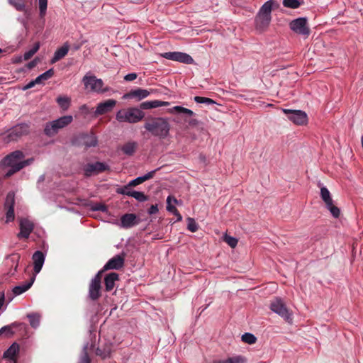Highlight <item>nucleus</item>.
<instances>
[{"label": "nucleus", "instance_id": "nucleus-1", "mask_svg": "<svg viewBox=\"0 0 363 363\" xmlns=\"http://www.w3.org/2000/svg\"><path fill=\"white\" fill-rule=\"evenodd\" d=\"M25 155L21 150H15L5 156L1 162L2 169L8 167L4 177L9 178L15 173L19 172L26 166L30 165L34 159L33 157L24 160Z\"/></svg>", "mask_w": 363, "mask_h": 363}, {"label": "nucleus", "instance_id": "nucleus-2", "mask_svg": "<svg viewBox=\"0 0 363 363\" xmlns=\"http://www.w3.org/2000/svg\"><path fill=\"white\" fill-rule=\"evenodd\" d=\"M143 127L152 136L166 139L169 135L171 125L167 118L149 116L145 119Z\"/></svg>", "mask_w": 363, "mask_h": 363}, {"label": "nucleus", "instance_id": "nucleus-3", "mask_svg": "<svg viewBox=\"0 0 363 363\" xmlns=\"http://www.w3.org/2000/svg\"><path fill=\"white\" fill-rule=\"evenodd\" d=\"M30 133V124L27 123H20L8 129L2 134V140L9 143L11 142L18 141L23 136L28 135Z\"/></svg>", "mask_w": 363, "mask_h": 363}, {"label": "nucleus", "instance_id": "nucleus-4", "mask_svg": "<svg viewBox=\"0 0 363 363\" xmlns=\"http://www.w3.org/2000/svg\"><path fill=\"white\" fill-rule=\"evenodd\" d=\"M145 117V113L137 107L119 110L116 114V119L120 123H136Z\"/></svg>", "mask_w": 363, "mask_h": 363}, {"label": "nucleus", "instance_id": "nucleus-5", "mask_svg": "<svg viewBox=\"0 0 363 363\" xmlns=\"http://www.w3.org/2000/svg\"><path fill=\"white\" fill-rule=\"evenodd\" d=\"M72 144L77 147H84L88 149L91 147H96L98 144L97 138L94 133H81L73 137Z\"/></svg>", "mask_w": 363, "mask_h": 363}, {"label": "nucleus", "instance_id": "nucleus-6", "mask_svg": "<svg viewBox=\"0 0 363 363\" xmlns=\"http://www.w3.org/2000/svg\"><path fill=\"white\" fill-rule=\"evenodd\" d=\"M272 18V14L261 6L255 17V29L259 33L265 32L270 25Z\"/></svg>", "mask_w": 363, "mask_h": 363}, {"label": "nucleus", "instance_id": "nucleus-7", "mask_svg": "<svg viewBox=\"0 0 363 363\" xmlns=\"http://www.w3.org/2000/svg\"><path fill=\"white\" fill-rule=\"evenodd\" d=\"M269 308L273 312L283 318L286 321L291 322L292 320V313H290L285 303L281 298L276 297L272 300L270 303Z\"/></svg>", "mask_w": 363, "mask_h": 363}, {"label": "nucleus", "instance_id": "nucleus-8", "mask_svg": "<svg viewBox=\"0 0 363 363\" xmlns=\"http://www.w3.org/2000/svg\"><path fill=\"white\" fill-rule=\"evenodd\" d=\"M289 28L293 32L303 36L305 38H308L311 33L306 17H299L291 21L289 23Z\"/></svg>", "mask_w": 363, "mask_h": 363}, {"label": "nucleus", "instance_id": "nucleus-9", "mask_svg": "<svg viewBox=\"0 0 363 363\" xmlns=\"http://www.w3.org/2000/svg\"><path fill=\"white\" fill-rule=\"evenodd\" d=\"M320 196L324 201L326 208L330 212L335 218H338L340 216V209L333 204V200L330 192L325 186H320Z\"/></svg>", "mask_w": 363, "mask_h": 363}, {"label": "nucleus", "instance_id": "nucleus-10", "mask_svg": "<svg viewBox=\"0 0 363 363\" xmlns=\"http://www.w3.org/2000/svg\"><path fill=\"white\" fill-rule=\"evenodd\" d=\"M91 81L94 82V86H91V90L92 91L98 94H104L111 89L109 86L104 87V84L103 80L101 79H97L94 75L89 76L88 74H86L82 79V82L86 88L89 87V83Z\"/></svg>", "mask_w": 363, "mask_h": 363}, {"label": "nucleus", "instance_id": "nucleus-11", "mask_svg": "<svg viewBox=\"0 0 363 363\" xmlns=\"http://www.w3.org/2000/svg\"><path fill=\"white\" fill-rule=\"evenodd\" d=\"M83 170L84 176L89 177L92 175H98L106 171H110V167L106 162L97 161L94 163L86 164L84 165Z\"/></svg>", "mask_w": 363, "mask_h": 363}, {"label": "nucleus", "instance_id": "nucleus-12", "mask_svg": "<svg viewBox=\"0 0 363 363\" xmlns=\"http://www.w3.org/2000/svg\"><path fill=\"white\" fill-rule=\"evenodd\" d=\"M282 111L287 116L289 120L296 125H303L308 122V116L303 111L282 108Z\"/></svg>", "mask_w": 363, "mask_h": 363}, {"label": "nucleus", "instance_id": "nucleus-13", "mask_svg": "<svg viewBox=\"0 0 363 363\" xmlns=\"http://www.w3.org/2000/svg\"><path fill=\"white\" fill-rule=\"evenodd\" d=\"M15 193L9 191L5 199L4 209L6 210V223H9L15 219L14 214Z\"/></svg>", "mask_w": 363, "mask_h": 363}, {"label": "nucleus", "instance_id": "nucleus-14", "mask_svg": "<svg viewBox=\"0 0 363 363\" xmlns=\"http://www.w3.org/2000/svg\"><path fill=\"white\" fill-rule=\"evenodd\" d=\"M161 56L165 59L176 61L187 65L192 64L194 60L189 54L182 52H167L161 54Z\"/></svg>", "mask_w": 363, "mask_h": 363}, {"label": "nucleus", "instance_id": "nucleus-15", "mask_svg": "<svg viewBox=\"0 0 363 363\" xmlns=\"http://www.w3.org/2000/svg\"><path fill=\"white\" fill-rule=\"evenodd\" d=\"M35 225L33 222L26 218H21L19 219V229L20 231L17 234L18 239L26 238L28 239L30 234L33 232Z\"/></svg>", "mask_w": 363, "mask_h": 363}, {"label": "nucleus", "instance_id": "nucleus-16", "mask_svg": "<svg viewBox=\"0 0 363 363\" xmlns=\"http://www.w3.org/2000/svg\"><path fill=\"white\" fill-rule=\"evenodd\" d=\"M126 253L123 251L110 259L104 266V270H118L123 267Z\"/></svg>", "mask_w": 363, "mask_h": 363}, {"label": "nucleus", "instance_id": "nucleus-17", "mask_svg": "<svg viewBox=\"0 0 363 363\" xmlns=\"http://www.w3.org/2000/svg\"><path fill=\"white\" fill-rule=\"evenodd\" d=\"M142 220L135 213H125L121 217L119 225L125 229H128L138 225Z\"/></svg>", "mask_w": 363, "mask_h": 363}, {"label": "nucleus", "instance_id": "nucleus-18", "mask_svg": "<svg viewBox=\"0 0 363 363\" xmlns=\"http://www.w3.org/2000/svg\"><path fill=\"white\" fill-rule=\"evenodd\" d=\"M114 345L111 342H104L99 343L96 350V355L99 356L101 360H105L111 357V354L113 351Z\"/></svg>", "mask_w": 363, "mask_h": 363}, {"label": "nucleus", "instance_id": "nucleus-19", "mask_svg": "<svg viewBox=\"0 0 363 363\" xmlns=\"http://www.w3.org/2000/svg\"><path fill=\"white\" fill-rule=\"evenodd\" d=\"M116 103L117 101L115 99H108L98 104L94 112L95 116L104 115L111 111Z\"/></svg>", "mask_w": 363, "mask_h": 363}, {"label": "nucleus", "instance_id": "nucleus-20", "mask_svg": "<svg viewBox=\"0 0 363 363\" xmlns=\"http://www.w3.org/2000/svg\"><path fill=\"white\" fill-rule=\"evenodd\" d=\"M151 91L147 89H143L140 88H138L135 89H131L128 93L125 94L123 96V99H136L137 101H140L146 97H147L150 94Z\"/></svg>", "mask_w": 363, "mask_h": 363}, {"label": "nucleus", "instance_id": "nucleus-21", "mask_svg": "<svg viewBox=\"0 0 363 363\" xmlns=\"http://www.w3.org/2000/svg\"><path fill=\"white\" fill-rule=\"evenodd\" d=\"M101 296V284L97 281H90L89 284L88 298L95 301Z\"/></svg>", "mask_w": 363, "mask_h": 363}, {"label": "nucleus", "instance_id": "nucleus-22", "mask_svg": "<svg viewBox=\"0 0 363 363\" xmlns=\"http://www.w3.org/2000/svg\"><path fill=\"white\" fill-rule=\"evenodd\" d=\"M32 259L33 261V272L34 275L38 274L44 264L45 260V255L40 250L35 251L33 256Z\"/></svg>", "mask_w": 363, "mask_h": 363}, {"label": "nucleus", "instance_id": "nucleus-23", "mask_svg": "<svg viewBox=\"0 0 363 363\" xmlns=\"http://www.w3.org/2000/svg\"><path fill=\"white\" fill-rule=\"evenodd\" d=\"M18 352L19 345L15 342L4 352L3 357L8 359L13 362V363H17V355Z\"/></svg>", "mask_w": 363, "mask_h": 363}, {"label": "nucleus", "instance_id": "nucleus-24", "mask_svg": "<svg viewBox=\"0 0 363 363\" xmlns=\"http://www.w3.org/2000/svg\"><path fill=\"white\" fill-rule=\"evenodd\" d=\"M70 45L68 42H65L62 47L57 49L54 52L53 57L50 60V63L54 64L60 60L65 57L69 50Z\"/></svg>", "mask_w": 363, "mask_h": 363}, {"label": "nucleus", "instance_id": "nucleus-25", "mask_svg": "<svg viewBox=\"0 0 363 363\" xmlns=\"http://www.w3.org/2000/svg\"><path fill=\"white\" fill-rule=\"evenodd\" d=\"M119 279V274L116 272H111L104 277L105 290L111 291L115 286V281Z\"/></svg>", "mask_w": 363, "mask_h": 363}, {"label": "nucleus", "instance_id": "nucleus-26", "mask_svg": "<svg viewBox=\"0 0 363 363\" xmlns=\"http://www.w3.org/2000/svg\"><path fill=\"white\" fill-rule=\"evenodd\" d=\"M35 279V276L33 275L30 277L29 281H26L23 284L16 286L13 288L12 291L15 296H18L28 291L33 285Z\"/></svg>", "mask_w": 363, "mask_h": 363}, {"label": "nucleus", "instance_id": "nucleus-27", "mask_svg": "<svg viewBox=\"0 0 363 363\" xmlns=\"http://www.w3.org/2000/svg\"><path fill=\"white\" fill-rule=\"evenodd\" d=\"M169 105V102L167 101H162L159 100L147 101H144L140 104V109L143 111L146 109L155 108L160 106H167Z\"/></svg>", "mask_w": 363, "mask_h": 363}, {"label": "nucleus", "instance_id": "nucleus-28", "mask_svg": "<svg viewBox=\"0 0 363 363\" xmlns=\"http://www.w3.org/2000/svg\"><path fill=\"white\" fill-rule=\"evenodd\" d=\"M21 259V255L19 253L14 252L11 255L6 256V259L9 260L11 263V267H13V269H11L8 273L10 277H12L17 272L18 267V263Z\"/></svg>", "mask_w": 363, "mask_h": 363}, {"label": "nucleus", "instance_id": "nucleus-29", "mask_svg": "<svg viewBox=\"0 0 363 363\" xmlns=\"http://www.w3.org/2000/svg\"><path fill=\"white\" fill-rule=\"evenodd\" d=\"M138 143L135 141H129L125 143L121 147V150L127 156H132L135 154L138 148Z\"/></svg>", "mask_w": 363, "mask_h": 363}, {"label": "nucleus", "instance_id": "nucleus-30", "mask_svg": "<svg viewBox=\"0 0 363 363\" xmlns=\"http://www.w3.org/2000/svg\"><path fill=\"white\" fill-rule=\"evenodd\" d=\"M56 102L60 108L65 111L69 109L71 105V99L67 96H59L56 99Z\"/></svg>", "mask_w": 363, "mask_h": 363}, {"label": "nucleus", "instance_id": "nucleus-31", "mask_svg": "<svg viewBox=\"0 0 363 363\" xmlns=\"http://www.w3.org/2000/svg\"><path fill=\"white\" fill-rule=\"evenodd\" d=\"M72 121H73L72 116L69 115V116H62L56 120H54L53 123H55V125L60 130V129L67 126L69 123H71L72 122Z\"/></svg>", "mask_w": 363, "mask_h": 363}, {"label": "nucleus", "instance_id": "nucleus-32", "mask_svg": "<svg viewBox=\"0 0 363 363\" xmlns=\"http://www.w3.org/2000/svg\"><path fill=\"white\" fill-rule=\"evenodd\" d=\"M247 359L242 356L237 355L231 357H228L225 360H214L213 363H245Z\"/></svg>", "mask_w": 363, "mask_h": 363}, {"label": "nucleus", "instance_id": "nucleus-33", "mask_svg": "<svg viewBox=\"0 0 363 363\" xmlns=\"http://www.w3.org/2000/svg\"><path fill=\"white\" fill-rule=\"evenodd\" d=\"M59 129L55 125V123H53V121L49 123H47L45 128H44V133L47 136L51 137L55 135L57 133Z\"/></svg>", "mask_w": 363, "mask_h": 363}, {"label": "nucleus", "instance_id": "nucleus-34", "mask_svg": "<svg viewBox=\"0 0 363 363\" xmlns=\"http://www.w3.org/2000/svg\"><path fill=\"white\" fill-rule=\"evenodd\" d=\"M55 74V71L53 68H50L46 72L42 73L41 74L38 75L35 79V81L37 84H40L43 81H46L51 77H53Z\"/></svg>", "mask_w": 363, "mask_h": 363}, {"label": "nucleus", "instance_id": "nucleus-35", "mask_svg": "<svg viewBox=\"0 0 363 363\" xmlns=\"http://www.w3.org/2000/svg\"><path fill=\"white\" fill-rule=\"evenodd\" d=\"M262 7L272 14V10L278 9L280 4L277 0H268L262 5Z\"/></svg>", "mask_w": 363, "mask_h": 363}, {"label": "nucleus", "instance_id": "nucleus-36", "mask_svg": "<svg viewBox=\"0 0 363 363\" xmlns=\"http://www.w3.org/2000/svg\"><path fill=\"white\" fill-rule=\"evenodd\" d=\"M27 318L29 320L30 325L32 328H36L40 325V315L38 313H28Z\"/></svg>", "mask_w": 363, "mask_h": 363}, {"label": "nucleus", "instance_id": "nucleus-37", "mask_svg": "<svg viewBox=\"0 0 363 363\" xmlns=\"http://www.w3.org/2000/svg\"><path fill=\"white\" fill-rule=\"evenodd\" d=\"M21 325H22L21 323L14 322L10 325H7L2 327L1 329L2 330L3 334L5 333L6 336L11 337L14 334L13 328L20 326Z\"/></svg>", "mask_w": 363, "mask_h": 363}, {"label": "nucleus", "instance_id": "nucleus-38", "mask_svg": "<svg viewBox=\"0 0 363 363\" xmlns=\"http://www.w3.org/2000/svg\"><path fill=\"white\" fill-rule=\"evenodd\" d=\"M283 6L289 9H298L303 4V0H283Z\"/></svg>", "mask_w": 363, "mask_h": 363}, {"label": "nucleus", "instance_id": "nucleus-39", "mask_svg": "<svg viewBox=\"0 0 363 363\" xmlns=\"http://www.w3.org/2000/svg\"><path fill=\"white\" fill-rule=\"evenodd\" d=\"M170 112L171 113H179V114H186L189 116H192L194 115V113L189 109V108H184L183 106H174L171 110H170Z\"/></svg>", "mask_w": 363, "mask_h": 363}, {"label": "nucleus", "instance_id": "nucleus-40", "mask_svg": "<svg viewBox=\"0 0 363 363\" xmlns=\"http://www.w3.org/2000/svg\"><path fill=\"white\" fill-rule=\"evenodd\" d=\"M129 196L134 198L139 202H145L149 199V196L142 191H133L129 193Z\"/></svg>", "mask_w": 363, "mask_h": 363}, {"label": "nucleus", "instance_id": "nucleus-41", "mask_svg": "<svg viewBox=\"0 0 363 363\" xmlns=\"http://www.w3.org/2000/svg\"><path fill=\"white\" fill-rule=\"evenodd\" d=\"M89 343L87 342L82 348L79 363H91V359L88 354V348Z\"/></svg>", "mask_w": 363, "mask_h": 363}, {"label": "nucleus", "instance_id": "nucleus-42", "mask_svg": "<svg viewBox=\"0 0 363 363\" xmlns=\"http://www.w3.org/2000/svg\"><path fill=\"white\" fill-rule=\"evenodd\" d=\"M89 208L92 211H101L103 213L108 212V207L106 205L102 203H91L89 205Z\"/></svg>", "mask_w": 363, "mask_h": 363}, {"label": "nucleus", "instance_id": "nucleus-43", "mask_svg": "<svg viewBox=\"0 0 363 363\" xmlns=\"http://www.w3.org/2000/svg\"><path fill=\"white\" fill-rule=\"evenodd\" d=\"M40 46V44L39 42L35 43L30 50L25 52L23 54V60H28L30 59L38 51Z\"/></svg>", "mask_w": 363, "mask_h": 363}, {"label": "nucleus", "instance_id": "nucleus-44", "mask_svg": "<svg viewBox=\"0 0 363 363\" xmlns=\"http://www.w3.org/2000/svg\"><path fill=\"white\" fill-rule=\"evenodd\" d=\"M8 1L18 11H24L26 10V4L24 0H8Z\"/></svg>", "mask_w": 363, "mask_h": 363}, {"label": "nucleus", "instance_id": "nucleus-45", "mask_svg": "<svg viewBox=\"0 0 363 363\" xmlns=\"http://www.w3.org/2000/svg\"><path fill=\"white\" fill-rule=\"evenodd\" d=\"M241 340H242V342H244L245 343H247V344H250V345H252V344H255L257 342V338L252 333H245L242 335Z\"/></svg>", "mask_w": 363, "mask_h": 363}, {"label": "nucleus", "instance_id": "nucleus-46", "mask_svg": "<svg viewBox=\"0 0 363 363\" xmlns=\"http://www.w3.org/2000/svg\"><path fill=\"white\" fill-rule=\"evenodd\" d=\"M172 200L176 204L179 203V201L176 198L172 197L171 196H169L167 199V211L173 213L174 211L177 212V208L174 206L172 205Z\"/></svg>", "mask_w": 363, "mask_h": 363}, {"label": "nucleus", "instance_id": "nucleus-47", "mask_svg": "<svg viewBox=\"0 0 363 363\" xmlns=\"http://www.w3.org/2000/svg\"><path fill=\"white\" fill-rule=\"evenodd\" d=\"M186 222H187V229L190 232L195 233L198 230L199 225L197 224V223L196 222L194 218L189 217L186 218Z\"/></svg>", "mask_w": 363, "mask_h": 363}, {"label": "nucleus", "instance_id": "nucleus-48", "mask_svg": "<svg viewBox=\"0 0 363 363\" xmlns=\"http://www.w3.org/2000/svg\"><path fill=\"white\" fill-rule=\"evenodd\" d=\"M194 100L198 104H206L207 105L217 104L214 100L207 97L196 96L194 98Z\"/></svg>", "mask_w": 363, "mask_h": 363}, {"label": "nucleus", "instance_id": "nucleus-49", "mask_svg": "<svg viewBox=\"0 0 363 363\" xmlns=\"http://www.w3.org/2000/svg\"><path fill=\"white\" fill-rule=\"evenodd\" d=\"M39 4V15L41 18L44 17L46 14L48 7V0H38Z\"/></svg>", "mask_w": 363, "mask_h": 363}, {"label": "nucleus", "instance_id": "nucleus-50", "mask_svg": "<svg viewBox=\"0 0 363 363\" xmlns=\"http://www.w3.org/2000/svg\"><path fill=\"white\" fill-rule=\"evenodd\" d=\"M130 187H132V186H129V182H128L126 185H125L122 187L117 188L116 190V192L118 194L126 195V196H129V193L132 192L133 191V190L130 189Z\"/></svg>", "mask_w": 363, "mask_h": 363}, {"label": "nucleus", "instance_id": "nucleus-51", "mask_svg": "<svg viewBox=\"0 0 363 363\" xmlns=\"http://www.w3.org/2000/svg\"><path fill=\"white\" fill-rule=\"evenodd\" d=\"M224 241L226 243H228V245L230 247H231L232 248H234L238 245V240L235 237H232L228 235H224Z\"/></svg>", "mask_w": 363, "mask_h": 363}, {"label": "nucleus", "instance_id": "nucleus-52", "mask_svg": "<svg viewBox=\"0 0 363 363\" xmlns=\"http://www.w3.org/2000/svg\"><path fill=\"white\" fill-rule=\"evenodd\" d=\"M160 169V167H158L154 170H152L149 172H147V174L143 175V181H147V180H149L152 178H153V177L155 176V173Z\"/></svg>", "mask_w": 363, "mask_h": 363}, {"label": "nucleus", "instance_id": "nucleus-53", "mask_svg": "<svg viewBox=\"0 0 363 363\" xmlns=\"http://www.w3.org/2000/svg\"><path fill=\"white\" fill-rule=\"evenodd\" d=\"M145 182L142 176L136 177L129 182V186H136L142 183Z\"/></svg>", "mask_w": 363, "mask_h": 363}, {"label": "nucleus", "instance_id": "nucleus-54", "mask_svg": "<svg viewBox=\"0 0 363 363\" xmlns=\"http://www.w3.org/2000/svg\"><path fill=\"white\" fill-rule=\"evenodd\" d=\"M106 270H104V267L99 270L96 274L95 276L91 279V281H97L99 283H101V277H102V274L104 272H106Z\"/></svg>", "mask_w": 363, "mask_h": 363}, {"label": "nucleus", "instance_id": "nucleus-55", "mask_svg": "<svg viewBox=\"0 0 363 363\" xmlns=\"http://www.w3.org/2000/svg\"><path fill=\"white\" fill-rule=\"evenodd\" d=\"M40 60L38 57H35L33 60L30 61L26 64V67L28 69H31L35 67L37 64L39 62Z\"/></svg>", "mask_w": 363, "mask_h": 363}, {"label": "nucleus", "instance_id": "nucleus-56", "mask_svg": "<svg viewBox=\"0 0 363 363\" xmlns=\"http://www.w3.org/2000/svg\"><path fill=\"white\" fill-rule=\"evenodd\" d=\"M158 211H159V209H158V205L157 204L151 205L150 207L147 209V213L149 215L155 214Z\"/></svg>", "mask_w": 363, "mask_h": 363}, {"label": "nucleus", "instance_id": "nucleus-57", "mask_svg": "<svg viewBox=\"0 0 363 363\" xmlns=\"http://www.w3.org/2000/svg\"><path fill=\"white\" fill-rule=\"evenodd\" d=\"M138 77V74L135 72L128 73L124 77V79L127 82L135 80Z\"/></svg>", "mask_w": 363, "mask_h": 363}, {"label": "nucleus", "instance_id": "nucleus-58", "mask_svg": "<svg viewBox=\"0 0 363 363\" xmlns=\"http://www.w3.org/2000/svg\"><path fill=\"white\" fill-rule=\"evenodd\" d=\"M86 43V40H82L81 42H77V43H75L72 45V49L74 50V51H77L79 50L82 46Z\"/></svg>", "mask_w": 363, "mask_h": 363}, {"label": "nucleus", "instance_id": "nucleus-59", "mask_svg": "<svg viewBox=\"0 0 363 363\" xmlns=\"http://www.w3.org/2000/svg\"><path fill=\"white\" fill-rule=\"evenodd\" d=\"M35 84H36L35 79H33V80H31L30 82H28L25 86H23V87H21V89L23 91H26V90L33 88Z\"/></svg>", "mask_w": 363, "mask_h": 363}, {"label": "nucleus", "instance_id": "nucleus-60", "mask_svg": "<svg viewBox=\"0 0 363 363\" xmlns=\"http://www.w3.org/2000/svg\"><path fill=\"white\" fill-rule=\"evenodd\" d=\"M199 123V121L196 118H191L188 121L189 125L191 126V127H195V126L198 125Z\"/></svg>", "mask_w": 363, "mask_h": 363}, {"label": "nucleus", "instance_id": "nucleus-61", "mask_svg": "<svg viewBox=\"0 0 363 363\" xmlns=\"http://www.w3.org/2000/svg\"><path fill=\"white\" fill-rule=\"evenodd\" d=\"M4 301H5V295H4V292L2 291L0 293V309L3 306Z\"/></svg>", "mask_w": 363, "mask_h": 363}, {"label": "nucleus", "instance_id": "nucleus-62", "mask_svg": "<svg viewBox=\"0 0 363 363\" xmlns=\"http://www.w3.org/2000/svg\"><path fill=\"white\" fill-rule=\"evenodd\" d=\"M172 214H174L177 217V221H181L182 220V216L178 210L177 212L174 211Z\"/></svg>", "mask_w": 363, "mask_h": 363}, {"label": "nucleus", "instance_id": "nucleus-63", "mask_svg": "<svg viewBox=\"0 0 363 363\" xmlns=\"http://www.w3.org/2000/svg\"><path fill=\"white\" fill-rule=\"evenodd\" d=\"M22 62V57L21 56H17L13 60V63H20Z\"/></svg>", "mask_w": 363, "mask_h": 363}, {"label": "nucleus", "instance_id": "nucleus-64", "mask_svg": "<svg viewBox=\"0 0 363 363\" xmlns=\"http://www.w3.org/2000/svg\"><path fill=\"white\" fill-rule=\"evenodd\" d=\"M199 159H200L201 161L205 162L206 161V156L204 155H203V154H201L199 155Z\"/></svg>", "mask_w": 363, "mask_h": 363}]
</instances>
